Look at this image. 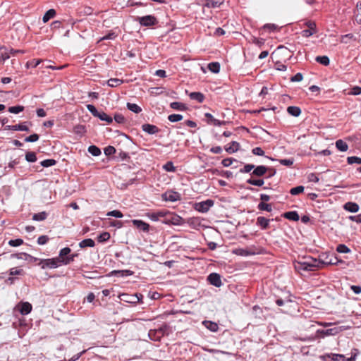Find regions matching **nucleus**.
Returning <instances> with one entry per match:
<instances>
[{
  "label": "nucleus",
  "instance_id": "f257e3e1",
  "mask_svg": "<svg viewBox=\"0 0 361 361\" xmlns=\"http://www.w3.org/2000/svg\"><path fill=\"white\" fill-rule=\"evenodd\" d=\"M348 329V326L345 327L344 326H335L334 328H331V329H318V330H317L316 334L314 336L301 338V340L305 341H314L315 339H318V338H324L326 336H335V335L339 334L340 332H341L345 329Z\"/></svg>",
  "mask_w": 361,
  "mask_h": 361
},
{
  "label": "nucleus",
  "instance_id": "f03ea898",
  "mask_svg": "<svg viewBox=\"0 0 361 361\" xmlns=\"http://www.w3.org/2000/svg\"><path fill=\"white\" fill-rule=\"evenodd\" d=\"M321 259H317L313 257H308L304 261L298 262L295 267L298 270L312 271L321 268Z\"/></svg>",
  "mask_w": 361,
  "mask_h": 361
},
{
  "label": "nucleus",
  "instance_id": "7ed1b4c3",
  "mask_svg": "<svg viewBox=\"0 0 361 361\" xmlns=\"http://www.w3.org/2000/svg\"><path fill=\"white\" fill-rule=\"evenodd\" d=\"M37 265L40 266L42 269H55L61 266L59 260L56 257L49 259H39V260H38Z\"/></svg>",
  "mask_w": 361,
  "mask_h": 361
},
{
  "label": "nucleus",
  "instance_id": "20e7f679",
  "mask_svg": "<svg viewBox=\"0 0 361 361\" xmlns=\"http://www.w3.org/2000/svg\"><path fill=\"white\" fill-rule=\"evenodd\" d=\"M161 200L166 202H174L181 200V195L178 192L168 190L161 194Z\"/></svg>",
  "mask_w": 361,
  "mask_h": 361
},
{
  "label": "nucleus",
  "instance_id": "39448f33",
  "mask_svg": "<svg viewBox=\"0 0 361 361\" xmlns=\"http://www.w3.org/2000/svg\"><path fill=\"white\" fill-rule=\"evenodd\" d=\"M214 202L212 200L208 199L205 201H202L195 204V209L199 212H207L209 209L214 205Z\"/></svg>",
  "mask_w": 361,
  "mask_h": 361
},
{
  "label": "nucleus",
  "instance_id": "423d86ee",
  "mask_svg": "<svg viewBox=\"0 0 361 361\" xmlns=\"http://www.w3.org/2000/svg\"><path fill=\"white\" fill-rule=\"evenodd\" d=\"M137 20L142 26L150 27L158 23L157 19L152 15H147L142 17H137Z\"/></svg>",
  "mask_w": 361,
  "mask_h": 361
},
{
  "label": "nucleus",
  "instance_id": "0eeeda50",
  "mask_svg": "<svg viewBox=\"0 0 361 361\" xmlns=\"http://www.w3.org/2000/svg\"><path fill=\"white\" fill-rule=\"evenodd\" d=\"M305 25L308 27L307 30L302 31L301 34L303 37H310L314 34L317 32V25L315 22L312 20L307 21Z\"/></svg>",
  "mask_w": 361,
  "mask_h": 361
},
{
  "label": "nucleus",
  "instance_id": "6e6552de",
  "mask_svg": "<svg viewBox=\"0 0 361 361\" xmlns=\"http://www.w3.org/2000/svg\"><path fill=\"white\" fill-rule=\"evenodd\" d=\"M167 216H169V217L166 219V220L164 221V224H171L173 225L179 226L183 224V218L177 214L169 212Z\"/></svg>",
  "mask_w": 361,
  "mask_h": 361
},
{
  "label": "nucleus",
  "instance_id": "1a4fd4ad",
  "mask_svg": "<svg viewBox=\"0 0 361 361\" xmlns=\"http://www.w3.org/2000/svg\"><path fill=\"white\" fill-rule=\"evenodd\" d=\"M320 357L323 361H345V356L341 354H325Z\"/></svg>",
  "mask_w": 361,
  "mask_h": 361
},
{
  "label": "nucleus",
  "instance_id": "9d476101",
  "mask_svg": "<svg viewBox=\"0 0 361 361\" xmlns=\"http://www.w3.org/2000/svg\"><path fill=\"white\" fill-rule=\"evenodd\" d=\"M207 280L210 284L214 286L215 287L219 288L222 286L221 276L217 273L210 274L207 277Z\"/></svg>",
  "mask_w": 361,
  "mask_h": 361
},
{
  "label": "nucleus",
  "instance_id": "9b49d317",
  "mask_svg": "<svg viewBox=\"0 0 361 361\" xmlns=\"http://www.w3.org/2000/svg\"><path fill=\"white\" fill-rule=\"evenodd\" d=\"M12 257H16L20 259H24V260L28 261L32 263L37 262H38V260H39V258L33 257V256H32L27 253H25V252L13 254V255H12Z\"/></svg>",
  "mask_w": 361,
  "mask_h": 361
},
{
  "label": "nucleus",
  "instance_id": "f8f14e48",
  "mask_svg": "<svg viewBox=\"0 0 361 361\" xmlns=\"http://www.w3.org/2000/svg\"><path fill=\"white\" fill-rule=\"evenodd\" d=\"M268 170L269 167L264 165L255 166L251 175L257 177H262L266 174Z\"/></svg>",
  "mask_w": 361,
  "mask_h": 361
},
{
  "label": "nucleus",
  "instance_id": "ddd939ff",
  "mask_svg": "<svg viewBox=\"0 0 361 361\" xmlns=\"http://www.w3.org/2000/svg\"><path fill=\"white\" fill-rule=\"evenodd\" d=\"M132 224L137 228L144 232H148L149 230V224L140 219H133L131 221Z\"/></svg>",
  "mask_w": 361,
  "mask_h": 361
},
{
  "label": "nucleus",
  "instance_id": "4468645a",
  "mask_svg": "<svg viewBox=\"0 0 361 361\" xmlns=\"http://www.w3.org/2000/svg\"><path fill=\"white\" fill-rule=\"evenodd\" d=\"M141 128L144 132L149 135H154L160 131V129L157 126L149 123L142 124Z\"/></svg>",
  "mask_w": 361,
  "mask_h": 361
},
{
  "label": "nucleus",
  "instance_id": "2eb2a0df",
  "mask_svg": "<svg viewBox=\"0 0 361 361\" xmlns=\"http://www.w3.org/2000/svg\"><path fill=\"white\" fill-rule=\"evenodd\" d=\"M4 130H20V131H29V128L25 125V123H19L13 126H6Z\"/></svg>",
  "mask_w": 361,
  "mask_h": 361
},
{
  "label": "nucleus",
  "instance_id": "dca6fc26",
  "mask_svg": "<svg viewBox=\"0 0 361 361\" xmlns=\"http://www.w3.org/2000/svg\"><path fill=\"white\" fill-rule=\"evenodd\" d=\"M167 214H169V211H159L157 212L149 213L147 216L152 221H157L161 217H166Z\"/></svg>",
  "mask_w": 361,
  "mask_h": 361
},
{
  "label": "nucleus",
  "instance_id": "f3484780",
  "mask_svg": "<svg viewBox=\"0 0 361 361\" xmlns=\"http://www.w3.org/2000/svg\"><path fill=\"white\" fill-rule=\"evenodd\" d=\"M343 209L349 212L355 213L359 211V205L353 202H348L344 204Z\"/></svg>",
  "mask_w": 361,
  "mask_h": 361
},
{
  "label": "nucleus",
  "instance_id": "a211bd4d",
  "mask_svg": "<svg viewBox=\"0 0 361 361\" xmlns=\"http://www.w3.org/2000/svg\"><path fill=\"white\" fill-rule=\"evenodd\" d=\"M270 219H267L264 216H259L257 218L256 224L259 226L262 230H265L269 228Z\"/></svg>",
  "mask_w": 361,
  "mask_h": 361
},
{
  "label": "nucleus",
  "instance_id": "6ab92c4d",
  "mask_svg": "<svg viewBox=\"0 0 361 361\" xmlns=\"http://www.w3.org/2000/svg\"><path fill=\"white\" fill-rule=\"evenodd\" d=\"M32 305L28 302H22L19 305L20 312L23 315L28 314L32 311Z\"/></svg>",
  "mask_w": 361,
  "mask_h": 361
},
{
  "label": "nucleus",
  "instance_id": "aec40b11",
  "mask_svg": "<svg viewBox=\"0 0 361 361\" xmlns=\"http://www.w3.org/2000/svg\"><path fill=\"white\" fill-rule=\"evenodd\" d=\"M283 216L290 221H298L300 219L298 213L296 211H290L283 214Z\"/></svg>",
  "mask_w": 361,
  "mask_h": 361
},
{
  "label": "nucleus",
  "instance_id": "412c9836",
  "mask_svg": "<svg viewBox=\"0 0 361 361\" xmlns=\"http://www.w3.org/2000/svg\"><path fill=\"white\" fill-rule=\"evenodd\" d=\"M10 53L6 47H0V63H3L6 60L10 58Z\"/></svg>",
  "mask_w": 361,
  "mask_h": 361
},
{
  "label": "nucleus",
  "instance_id": "4be33fe9",
  "mask_svg": "<svg viewBox=\"0 0 361 361\" xmlns=\"http://www.w3.org/2000/svg\"><path fill=\"white\" fill-rule=\"evenodd\" d=\"M239 147H240V144L238 142L232 141L229 146L225 147V150L228 154H233V153H235V152H237L238 150Z\"/></svg>",
  "mask_w": 361,
  "mask_h": 361
},
{
  "label": "nucleus",
  "instance_id": "5701e85b",
  "mask_svg": "<svg viewBox=\"0 0 361 361\" xmlns=\"http://www.w3.org/2000/svg\"><path fill=\"white\" fill-rule=\"evenodd\" d=\"M71 248H69L68 247L62 248L60 250L59 257H56L59 260L60 265H61V260L63 259H66V257H67L71 253Z\"/></svg>",
  "mask_w": 361,
  "mask_h": 361
},
{
  "label": "nucleus",
  "instance_id": "b1692460",
  "mask_svg": "<svg viewBox=\"0 0 361 361\" xmlns=\"http://www.w3.org/2000/svg\"><path fill=\"white\" fill-rule=\"evenodd\" d=\"M189 97L192 100H196L200 103H202L204 100V95L200 92H192L189 94Z\"/></svg>",
  "mask_w": 361,
  "mask_h": 361
},
{
  "label": "nucleus",
  "instance_id": "393cba45",
  "mask_svg": "<svg viewBox=\"0 0 361 361\" xmlns=\"http://www.w3.org/2000/svg\"><path fill=\"white\" fill-rule=\"evenodd\" d=\"M287 112L293 116L298 117L301 114V109L296 106H290L287 108Z\"/></svg>",
  "mask_w": 361,
  "mask_h": 361
},
{
  "label": "nucleus",
  "instance_id": "a878e982",
  "mask_svg": "<svg viewBox=\"0 0 361 361\" xmlns=\"http://www.w3.org/2000/svg\"><path fill=\"white\" fill-rule=\"evenodd\" d=\"M203 324L204 326L212 332H216L219 329V326L216 322L212 321H204Z\"/></svg>",
  "mask_w": 361,
  "mask_h": 361
},
{
  "label": "nucleus",
  "instance_id": "bb28decb",
  "mask_svg": "<svg viewBox=\"0 0 361 361\" xmlns=\"http://www.w3.org/2000/svg\"><path fill=\"white\" fill-rule=\"evenodd\" d=\"M170 107L178 111H185L188 109V107L185 104L178 102H171L170 104Z\"/></svg>",
  "mask_w": 361,
  "mask_h": 361
},
{
  "label": "nucleus",
  "instance_id": "cd10ccee",
  "mask_svg": "<svg viewBox=\"0 0 361 361\" xmlns=\"http://www.w3.org/2000/svg\"><path fill=\"white\" fill-rule=\"evenodd\" d=\"M94 245H95L94 241L91 238L84 239L79 243V246L81 248H85L87 247H94Z\"/></svg>",
  "mask_w": 361,
  "mask_h": 361
},
{
  "label": "nucleus",
  "instance_id": "c85d7f7f",
  "mask_svg": "<svg viewBox=\"0 0 361 361\" xmlns=\"http://www.w3.org/2000/svg\"><path fill=\"white\" fill-rule=\"evenodd\" d=\"M97 117L101 121H106L108 124H111L113 122V118L102 111H99Z\"/></svg>",
  "mask_w": 361,
  "mask_h": 361
},
{
  "label": "nucleus",
  "instance_id": "c756f323",
  "mask_svg": "<svg viewBox=\"0 0 361 361\" xmlns=\"http://www.w3.org/2000/svg\"><path fill=\"white\" fill-rule=\"evenodd\" d=\"M336 147L341 152H346L348 149V144L343 140H338L336 142Z\"/></svg>",
  "mask_w": 361,
  "mask_h": 361
},
{
  "label": "nucleus",
  "instance_id": "7c9ffc66",
  "mask_svg": "<svg viewBox=\"0 0 361 361\" xmlns=\"http://www.w3.org/2000/svg\"><path fill=\"white\" fill-rule=\"evenodd\" d=\"M48 216V214L46 212H42L35 213L32 215V220L37 221H41L45 220Z\"/></svg>",
  "mask_w": 361,
  "mask_h": 361
},
{
  "label": "nucleus",
  "instance_id": "2f4dec72",
  "mask_svg": "<svg viewBox=\"0 0 361 361\" xmlns=\"http://www.w3.org/2000/svg\"><path fill=\"white\" fill-rule=\"evenodd\" d=\"M56 15V11L54 9L48 10L44 15L42 20L44 23L48 22L51 18H53Z\"/></svg>",
  "mask_w": 361,
  "mask_h": 361
},
{
  "label": "nucleus",
  "instance_id": "473e14b6",
  "mask_svg": "<svg viewBox=\"0 0 361 361\" xmlns=\"http://www.w3.org/2000/svg\"><path fill=\"white\" fill-rule=\"evenodd\" d=\"M126 106L128 110H130L135 114H139L142 111V108L140 106H138L137 104H134V103L128 102L126 104Z\"/></svg>",
  "mask_w": 361,
  "mask_h": 361
},
{
  "label": "nucleus",
  "instance_id": "72a5a7b5",
  "mask_svg": "<svg viewBox=\"0 0 361 361\" xmlns=\"http://www.w3.org/2000/svg\"><path fill=\"white\" fill-rule=\"evenodd\" d=\"M87 151L94 157L99 156L102 154L101 149L96 145H90Z\"/></svg>",
  "mask_w": 361,
  "mask_h": 361
},
{
  "label": "nucleus",
  "instance_id": "f704fd0d",
  "mask_svg": "<svg viewBox=\"0 0 361 361\" xmlns=\"http://www.w3.org/2000/svg\"><path fill=\"white\" fill-rule=\"evenodd\" d=\"M315 61L325 66L329 65L330 63V60L327 56H318L315 58Z\"/></svg>",
  "mask_w": 361,
  "mask_h": 361
},
{
  "label": "nucleus",
  "instance_id": "c9c22d12",
  "mask_svg": "<svg viewBox=\"0 0 361 361\" xmlns=\"http://www.w3.org/2000/svg\"><path fill=\"white\" fill-rule=\"evenodd\" d=\"M123 80L118 78H110L107 81V84L109 87H116L123 84Z\"/></svg>",
  "mask_w": 361,
  "mask_h": 361
},
{
  "label": "nucleus",
  "instance_id": "e433bc0d",
  "mask_svg": "<svg viewBox=\"0 0 361 361\" xmlns=\"http://www.w3.org/2000/svg\"><path fill=\"white\" fill-rule=\"evenodd\" d=\"M208 69L214 73H218L220 71V64L219 62L209 63L208 64Z\"/></svg>",
  "mask_w": 361,
  "mask_h": 361
},
{
  "label": "nucleus",
  "instance_id": "4c0bfd02",
  "mask_svg": "<svg viewBox=\"0 0 361 361\" xmlns=\"http://www.w3.org/2000/svg\"><path fill=\"white\" fill-rule=\"evenodd\" d=\"M257 209L260 211H267L268 212H270L272 211V207L270 204L261 202L257 205Z\"/></svg>",
  "mask_w": 361,
  "mask_h": 361
},
{
  "label": "nucleus",
  "instance_id": "58836bf2",
  "mask_svg": "<svg viewBox=\"0 0 361 361\" xmlns=\"http://www.w3.org/2000/svg\"><path fill=\"white\" fill-rule=\"evenodd\" d=\"M247 183L250 185L261 187L264 184V180L263 179H254L250 178L247 180Z\"/></svg>",
  "mask_w": 361,
  "mask_h": 361
},
{
  "label": "nucleus",
  "instance_id": "ea45409f",
  "mask_svg": "<svg viewBox=\"0 0 361 361\" xmlns=\"http://www.w3.org/2000/svg\"><path fill=\"white\" fill-rule=\"evenodd\" d=\"M223 4V0H207L206 6L211 8H216Z\"/></svg>",
  "mask_w": 361,
  "mask_h": 361
},
{
  "label": "nucleus",
  "instance_id": "a19ab883",
  "mask_svg": "<svg viewBox=\"0 0 361 361\" xmlns=\"http://www.w3.org/2000/svg\"><path fill=\"white\" fill-rule=\"evenodd\" d=\"M56 164V161L54 159H44L40 162L41 166L45 168L54 166Z\"/></svg>",
  "mask_w": 361,
  "mask_h": 361
},
{
  "label": "nucleus",
  "instance_id": "79ce46f5",
  "mask_svg": "<svg viewBox=\"0 0 361 361\" xmlns=\"http://www.w3.org/2000/svg\"><path fill=\"white\" fill-rule=\"evenodd\" d=\"M25 160L27 162H35L37 161V156L34 152H27L25 154Z\"/></svg>",
  "mask_w": 361,
  "mask_h": 361
},
{
  "label": "nucleus",
  "instance_id": "37998d69",
  "mask_svg": "<svg viewBox=\"0 0 361 361\" xmlns=\"http://www.w3.org/2000/svg\"><path fill=\"white\" fill-rule=\"evenodd\" d=\"M262 30H268L269 32H274L279 29V26L273 23H267L262 27Z\"/></svg>",
  "mask_w": 361,
  "mask_h": 361
},
{
  "label": "nucleus",
  "instance_id": "c03bdc74",
  "mask_svg": "<svg viewBox=\"0 0 361 361\" xmlns=\"http://www.w3.org/2000/svg\"><path fill=\"white\" fill-rule=\"evenodd\" d=\"M304 190H305L304 186L299 185V186L291 188L290 190V193L292 195H299V194L303 192Z\"/></svg>",
  "mask_w": 361,
  "mask_h": 361
},
{
  "label": "nucleus",
  "instance_id": "a18cd8bd",
  "mask_svg": "<svg viewBox=\"0 0 361 361\" xmlns=\"http://www.w3.org/2000/svg\"><path fill=\"white\" fill-rule=\"evenodd\" d=\"M253 168H255V165L252 164H245L243 168H241L239 170V172L241 173H250L252 170H253Z\"/></svg>",
  "mask_w": 361,
  "mask_h": 361
},
{
  "label": "nucleus",
  "instance_id": "49530a36",
  "mask_svg": "<svg viewBox=\"0 0 361 361\" xmlns=\"http://www.w3.org/2000/svg\"><path fill=\"white\" fill-rule=\"evenodd\" d=\"M347 162L348 164H361V158L355 156L348 157L347 158Z\"/></svg>",
  "mask_w": 361,
  "mask_h": 361
},
{
  "label": "nucleus",
  "instance_id": "de8ad7c7",
  "mask_svg": "<svg viewBox=\"0 0 361 361\" xmlns=\"http://www.w3.org/2000/svg\"><path fill=\"white\" fill-rule=\"evenodd\" d=\"M336 251L339 253H349L350 252V249L344 244H339L336 247Z\"/></svg>",
  "mask_w": 361,
  "mask_h": 361
},
{
  "label": "nucleus",
  "instance_id": "09e8293b",
  "mask_svg": "<svg viewBox=\"0 0 361 361\" xmlns=\"http://www.w3.org/2000/svg\"><path fill=\"white\" fill-rule=\"evenodd\" d=\"M23 110H24V106H20V105L10 106L8 109V111L12 114H18V113L23 111Z\"/></svg>",
  "mask_w": 361,
  "mask_h": 361
},
{
  "label": "nucleus",
  "instance_id": "8fccbe9b",
  "mask_svg": "<svg viewBox=\"0 0 361 361\" xmlns=\"http://www.w3.org/2000/svg\"><path fill=\"white\" fill-rule=\"evenodd\" d=\"M109 238L110 234L108 232H103L97 237V240L99 243L106 242L109 240Z\"/></svg>",
  "mask_w": 361,
  "mask_h": 361
},
{
  "label": "nucleus",
  "instance_id": "3c124183",
  "mask_svg": "<svg viewBox=\"0 0 361 361\" xmlns=\"http://www.w3.org/2000/svg\"><path fill=\"white\" fill-rule=\"evenodd\" d=\"M251 42L259 47H262L264 44L265 40L263 38H257L252 36L251 38Z\"/></svg>",
  "mask_w": 361,
  "mask_h": 361
},
{
  "label": "nucleus",
  "instance_id": "603ef678",
  "mask_svg": "<svg viewBox=\"0 0 361 361\" xmlns=\"http://www.w3.org/2000/svg\"><path fill=\"white\" fill-rule=\"evenodd\" d=\"M130 298H132V300H124L126 302H128L137 303L142 299L143 295L140 293H137L135 295H130Z\"/></svg>",
  "mask_w": 361,
  "mask_h": 361
},
{
  "label": "nucleus",
  "instance_id": "864d4df0",
  "mask_svg": "<svg viewBox=\"0 0 361 361\" xmlns=\"http://www.w3.org/2000/svg\"><path fill=\"white\" fill-rule=\"evenodd\" d=\"M163 169L168 172H175L176 167L172 161H167L163 166Z\"/></svg>",
  "mask_w": 361,
  "mask_h": 361
},
{
  "label": "nucleus",
  "instance_id": "5fc2aeb1",
  "mask_svg": "<svg viewBox=\"0 0 361 361\" xmlns=\"http://www.w3.org/2000/svg\"><path fill=\"white\" fill-rule=\"evenodd\" d=\"M41 63V60L40 59H32L29 61L27 62L26 63V67L27 68H35L37 67L39 63Z\"/></svg>",
  "mask_w": 361,
  "mask_h": 361
},
{
  "label": "nucleus",
  "instance_id": "6e6d98bb",
  "mask_svg": "<svg viewBox=\"0 0 361 361\" xmlns=\"http://www.w3.org/2000/svg\"><path fill=\"white\" fill-rule=\"evenodd\" d=\"M168 119L172 123L178 122L183 119V116L180 114H171L168 116Z\"/></svg>",
  "mask_w": 361,
  "mask_h": 361
},
{
  "label": "nucleus",
  "instance_id": "4d7b16f0",
  "mask_svg": "<svg viewBox=\"0 0 361 361\" xmlns=\"http://www.w3.org/2000/svg\"><path fill=\"white\" fill-rule=\"evenodd\" d=\"M23 240L20 238L10 240L8 245L12 247H18L23 244Z\"/></svg>",
  "mask_w": 361,
  "mask_h": 361
},
{
  "label": "nucleus",
  "instance_id": "13d9d810",
  "mask_svg": "<svg viewBox=\"0 0 361 361\" xmlns=\"http://www.w3.org/2000/svg\"><path fill=\"white\" fill-rule=\"evenodd\" d=\"M279 161L281 165L286 166H290L294 163V159L293 158L283 159H279Z\"/></svg>",
  "mask_w": 361,
  "mask_h": 361
},
{
  "label": "nucleus",
  "instance_id": "bf43d9fd",
  "mask_svg": "<svg viewBox=\"0 0 361 361\" xmlns=\"http://www.w3.org/2000/svg\"><path fill=\"white\" fill-rule=\"evenodd\" d=\"M39 135L34 133L30 135V136H27L25 138V141L27 142H34L39 140Z\"/></svg>",
  "mask_w": 361,
  "mask_h": 361
},
{
  "label": "nucleus",
  "instance_id": "052dcab7",
  "mask_svg": "<svg viewBox=\"0 0 361 361\" xmlns=\"http://www.w3.org/2000/svg\"><path fill=\"white\" fill-rule=\"evenodd\" d=\"M114 119L116 123L119 124H123L126 121L125 117L121 114H115Z\"/></svg>",
  "mask_w": 361,
  "mask_h": 361
},
{
  "label": "nucleus",
  "instance_id": "680f3d73",
  "mask_svg": "<svg viewBox=\"0 0 361 361\" xmlns=\"http://www.w3.org/2000/svg\"><path fill=\"white\" fill-rule=\"evenodd\" d=\"M106 215L110 216H114L116 218H122L123 216V214L119 210H113V211L109 212Z\"/></svg>",
  "mask_w": 361,
  "mask_h": 361
},
{
  "label": "nucleus",
  "instance_id": "e2e57ef3",
  "mask_svg": "<svg viewBox=\"0 0 361 361\" xmlns=\"http://www.w3.org/2000/svg\"><path fill=\"white\" fill-rule=\"evenodd\" d=\"M87 109L94 117H97L99 113L97 108L92 104H87Z\"/></svg>",
  "mask_w": 361,
  "mask_h": 361
},
{
  "label": "nucleus",
  "instance_id": "0e129e2a",
  "mask_svg": "<svg viewBox=\"0 0 361 361\" xmlns=\"http://www.w3.org/2000/svg\"><path fill=\"white\" fill-rule=\"evenodd\" d=\"M116 153V149L113 146H108L104 148V154L106 156H111Z\"/></svg>",
  "mask_w": 361,
  "mask_h": 361
},
{
  "label": "nucleus",
  "instance_id": "69168bd1",
  "mask_svg": "<svg viewBox=\"0 0 361 361\" xmlns=\"http://www.w3.org/2000/svg\"><path fill=\"white\" fill-rule=\"evenodd\" d=\"M49 238L47 235H40L37 239V243L40 245H45L48 243Z\"/></svg>",
  "mask_w": 361,
  "mask_h": 361
},
{
  "label": "nucleus",
  "instance_id": "338daca9",
  "mask_svg": "<svg viewBox=\"0 0 361 361\" xmlns=\"http://www.w3.org/2000/svg\"><path fill=\"white\" fill-rule=\"evenodd\" d=\"M356 20L359 24H361V2L357 4Z\"/></svg>",
  "mask_w": 361,
  "mask_h": 361
},
{
  "label": "nucleus",
  "instance_id": "774afa93",
  "mask_svg": "<svg viewBox=\"0 0 361 361\" xmlns=\"http://www.w3.org/2000/svg\"><path fill=\"white\" fill-rule=\"evenodd\" d=\"M361 94V87L360 86H354L350 92H349V94L350 95H359Z\"/></svg>",
  "mask_w": 361,
  "mask_h": 361
}]
</instances>
